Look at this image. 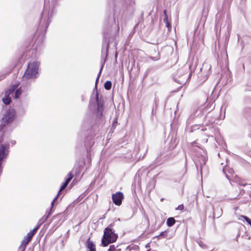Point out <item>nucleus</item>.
<instances>
[{"label":"nucleus","instance_id":"nucleus-1","mask_svg":"<svg viewBox=\"0 0 251 251\" xmlns=\"http://www.w3.org/2000/svg\"><path fill=\"white\" fill-rule=\"evenodd\" d=\"M40 65V62L38 61H30L24 75V80H33L37 78L39 76Z\"/></svg>","mask_w":251,"mask_h":251},{"label":"nucleus","instance_id":"nucleus-2","mask_svg":"<svg viewBox=\"0 0 251 251\" xmlns=\"http://www.w3.org/2000/svg\"><path fill=\"white\" fill-rule=\"evenodd\" d=\"M118 235L115 233L113 229L109 227H106L104 231V234L101 240L102 244L103 246L106 247L111 243H113L116 241Z\"/></svg>","mask_w":251,"mask_h":251},{"label":"nucleus","instance_id":"nucleus-3","mask_svg":"<svg viewBox=\"0 0 251 251\" xmlns=\"http://www.w3.org/2000/svg\"><path fill=\"white\" fill-rule=\"evenodd\" d=\"M15 114V112L13 109H9L5 112L1 119V125H0V138L3 135L2 130L3 127L14 120Z\"/></svg>","mask_w":251,"mask_h":251},{"label":"nucleus","instance_id":"nucleus-4","mask_svg":"<svg viewBox=\"0 0 251 251\" xmlns=\"http://www.w3.org/2000/svg\"><path fill=\"white\" fill-rule=\"evenodd\" d=\"M56 13V9L53 3L50 4L49 7L47 5H45L44 9L42 14V18H45V19H47V24L49 25L50 22V19Z\"/></svg>","mask_w":251,"mask_h":251},{"label":"nucleus","instance_id":"nucleus-5","mask_svg":"<svg viewBox=\"0 0 251 251\" xmlns=\"http://www.w3.org/2000/svg\"><path fill=\"white\" fill-rule=\"evenodd\" d=\"M19 84H12L10 86L9 89L5 92V96L2 99V101L5 104H9L11 102V98L10 95L13 94L14 91L18 87Z\"/></svg>","mask_w":251,"mask_h":251},{"label":"nucleus","instance_id":"nucleus-6","mask_svg":"<svg viewBox=\"0 0 251 251\" xmlns=\"http://www.w3.org/2000/svg\"><path fill=\"white\" fill-rule=\"evenodd\" d=\"M124 195L121 192H117L112 195V199L113 202L117 205H120L124 199Z\"/></svg>","mask_w":251,"mask_h":251},{"label":"nucleus","instance_id":"nucleus-7","mask_svg":"<svg viewBox=\"0 0 251 251\" xmlns=\"http://www.w3.org/2000/svg\"><path fill=\"white\" fill-rule=\"evenodd\" d=\"M33 237L32 233H27L26 236L25 237L24 240L22 241V244L19 247V249L21 250V251H25L26 245L28 244L29 242L30 241Z\"/></svg>","mask_w":251,"mask_h":251},{"label":"nucleus","instance_id":"nucleus-8","mask_svg":"<svg viewBox=\"0 0 251 251\" xmlns=\"http://www.w3.org/2000/svg\"><path fill=\"white\" fill-rule=\"evenodd\" d=\"M224 173L226 175V178L230 180L234 175V171L232 169L227 167H224L223 169Z\"/></svg>","mask_w":251,"mask_h":251},{"label":"nucleus","instance_id":"nucleus-9","mask_svg":"<svg viewBox=\"0 0 251 251\" xmlns=\"http://www.w3.org/2000/svg\"><path fill=\"white\" fill-rule=\"evenodd\" d=\"M86 246L87 249V251H96L95 245L90 240V238L87 240Z\"/></svg>","mask_w":251,"mask_h":251},{"label":"nucleus","instance_id":"nucleus-10","mask_svg":"<svg viewBox=\"0 0 251 251\" xmlns=\"http://www.w3.org/2000/svg\"><path fill=\"white\" fill-rule=\"evenodd\" d=\"M68 178L66 179V181L63 183V184L62 185L60 190H59V193L62 190H63V189H64L67 186V185L68 184V183H69V182L71 181V180L73 178V175L71 173H70L69 174H68Z\"/></svg>","mask_w":251,"mask_h":251},{"label":"nucleus","instance_id":"nucleus-11","mask_svg":"<svg viewBox=\"0 0 251 251\" xmlns=\"http://www.w3.org/2000/svg\"><path fill=\"white\" fill-rule=\"evenodd\" d=\"M176 222V220L173 217L169 218L167 220V225L169 227L173 226Z\"/></svg>","mask_w":251,"mask_h":251},{"label":"nucleus","instance_id":"nucleus-12","mask_svg":"<svg viewBox=\"0 0 251 251\" xmlns=\"http://www.w3.org/2000/svg\"><path fill=\"white\" fill-rule=\"evenodd\" d=\"M178 76V75H176L175 77H174V79L175 80L178 82L179 84H184L185 82V79H186V76H184L183 75L182 76V77L180 79V80H177V77Z\"/></svg>","mask_w":251,"mask_h":251},{"label":"nucleus","instance_id":"nucleus-13","mask_svg":"<svg viewBox=\"0 0 251 251\" xmlns=\"http://www.w3.org/2000/svg\"><path fill=\"white\" fill-rule=\"evenodd\" d=\"M22 88L21 87L20 88H19V89H17L16 91V92H15V94H14V98L15 99H18L19 98H20V97L21 96V95L22 94Z\"/></svg>","mask_w":251,"mask_h":251},{"label":"nucleus","instance_id":"nucleus-14","mask_svg":"<svg viewBox=\"0 0 251 251\" xmlns=\"http://www.w3.org/2000/svg\"><path fill=\"white\" fill-rule=\"evenodd\" d=\"M97 109H98V112H99V114H100V116H101V115H102V111L103 110V105H102V104L100 102H98V103H97Z\"/></svg>","mask_w":251,"mask_h":251},{"label":"nucleus","instance_id":"nucleus-15","mask_svg":"<svg viewBox=\"0 0 251 251\" xmlns=\"http://www.w3.org/2000/svg\"><path fill=\"white\" fill-rule=\"evenodd\" d=\"M111 82L110 81H106L104 85V88L106 90H109L111 88Z\"/></svg>","mask_w":251,"mask_h":251},{"label":"nucleus","instance_id":"nucleus-16","mask_svg":"<svg viewBox=\"0 0 251 251\" xmlns=\"http://www.w3.org/2000/svg\"><path fill=\"white\" fill-rule=\"evenodd\" d=\"M164 13L165 15V18L164 19V22L166 24V26L169 28V27H171V25L169 24V23L168 21V18L166 15V10L164 11Z\"/></svg>","mask_w":251,"mask_h":251},{"label":"nucleus","instance_id":"nucleus-17","mask_svg":"<svg viewBox=\"0 0 251 251\" xmlns=\"http://www.w3.org/2000/svg\"><path fill=\"white\" fill-rule=\"evenodd\" d=\"M39 226H37L36 227H35V228H34L32 230L30 231L29 232H28V233H32L33 234V236L34 235V234H35V233L36 232V231L38 230V229L39 228Z\"/></svg>","mask_w":251,"mask_h":251},{"label":"nucleus","instance_id":"nucleus-18","mask_svg":"<svg viewBox=\"0 0 251 251\" xmlns=\"http://www.w3.org/2000/svg\"><path fill=\"white\" fill-rule=\"evenodd\" d=\"M201 158H202V164H202L201 163H200L201 170H202V166L203 165H204L205 164V163H206V159H205V158L203 156H202Z\"/></svg>","mask_w":251,"mask_h":251},{"label":"nucleus","instance_id":"nucleus-19","mask_svg":"<svg viewBox=\"0 0 251 251\" xmlns=\"http://www.w3.org/2000/svg\"><path fill=\"white\" fill-rule=\"evenodd\" d=\"M198 244H199V246H200L201 248H203V249H206V247H207V246H206V245L205 244H204L202 242H201V241H199V242H198Z\"/></svg>","mask_w":251,"mask_h":251},{"label":"nucleus","instance_id":"nucleus-20","mask_svg":"<svg viewBox=\"0 0 251 251\" xmlns=\"http://www.w3.org/2000/svg\"><path fill=\"white\" fill-rule=\"evenodd\" d=\"M116 248L114 245H111L108 250V251H115Z\"/></svg>","mask_w":251,"mask_h":251},{"label":"nucleus","instance_id":"nucleus-21","mask_svg":"<svg viewBox=\"0 0 251 251\" xmlns=\"http://www.w3.org/2000/svg\"><path fill=\"white\" fill-rule=\"evenodd\" d=\"M184 208V206L182 204L179 205L176 208V210H182Z\"/></svg>","mask_w":251,"mask_h":251},{"label":"nucleus","instance_id":"nucleus-22","mask_svg":"<svg viewBox=\"0 0 251 251\" xmlns=\"http://www.w3.org/2000/svg\"><path fill=\"white\" fill-rule=\"evenodd\" d=\"M102 67H103V65H102L101 66L100 72H99V75H98V76L97 80H96V82H97L98 80L99 79V76H100V75L101 74V70L102 69Z\"/></svg>","mask_w":251,"mask_h":251},{"label":"nucleus","instance_id":"nucleus-23","mask_svg":"<svg viewBox=\"0 0 251 251\" xmlns=\"http://www.w3.org/2000/svg\"><path fill=\"white\" fill-rule=\"evenodd\" d=\"M209 67V70H210L211 69V66H209L208 64L205 63L203 64V67Z\"/></svg>","mask_w":251,"mask_h":251},{"label":"nucleus","instance_id":"nucleus-24","mask_svg":"<svg viewBox=\"0 0 251 251\" xmlns=\"http://www.w3.org/2000/svg\"><path fill=\"white\" fill-rule=\"evenodd\" d=\"M57 199V196L54 199V200H53V201L51 202V206L52 207L53 206V204H54V202Z\"/></svg>","mask_w":251,"mask_h":251},{"label":"nucleus","instance_id":"nucleus-25","mask_svg":"<svg viewBox=\"0 0 251 251\" xmlns=\"http://www.w3.org/2000/svg\"><path fill=\"white\" fill-rule=\"evenodd\" d=\"M4 77H5V75H1L0 76V81L1 80L3 79Z\"/></svg>","mask_w":251,"mask_h":251},{"label":"nucleus","instance_id":"nucleus-26","mask_svg":"<svg viewBox=\"0 0 251 251\" xmlns=\"http://www.w3.org/2000/svg\"><path fill=\"white\" fill-rule=\"evenodd\" d=\"M165 232H161L160 234V236H162L164 235Z\"/></svg>","mask_w":251,"mask_h":251},{"label":"nucleus","instance_id":"nucleus-27","mask_svg":"<svg viewBox=\"0 0 251 251\" xmlns=\"http://www.w3.org/2000/svg\"><path fill=\"white\" fill-rule=\"evenodd\" d=\"M107 48L106 49V52H107V47L108 46V44H106Z\"/></svg>","mask_w":251,"mask_h":251},{"label":"nucleus","instance_id":"nucleus-28","mask_svg":"<svg viewBox=\"0 0 251 251\" xmlns=\"http://www.w3.org/2000/svg\"><path fill=\"white\" fill-rule=\"evenodd\" d=\"M12 144H15V141H13V142H12Z\"/></svg>","mask_w":251,"mask_h":251},{"label":"nucleus","instance_id":"nucleus-29","mask_svg":"<svg viewBox=\"0 0 251 251\" xmlns=\"http://www.w3.org/2000/svg\"><path fill=\"white\" fill-rule=\"evenodd\" d=\"M147 251H150V250H148Z\"/></svg>","mask_w":251,"mask_h":251}]
</instances>
